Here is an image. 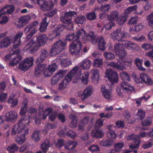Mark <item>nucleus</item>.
<instances>
[{"label": "nucleus", "instance_id": "1", "mask_svg": "<svg viewBox=\"0 0 153 153\" xmlns=\"http://www.w3.org/2000/svg\"><path fill=\"white\" fill-rule=\"evenodd\" d=\"M86 32L83 29H80L76 32L69 33L66 36V40L73 42L70 44L69 51L72 54L78 55L79 54L82 48V41L85 42L90 41L93 44H96V36L94 32L90 31L86 34Z\"/></svg>", "mask_w": 153, "mask_h": 153}, {"label": "nucleus", "instance_id": "2", "mask_svg": "<svg viewBox=\"0 0 153 153\" xmlns=\"http://www.w3.org/2000/svg\"><path fill=\"white\" fill-rule=\"evenodd\" d=\"M111 36L112 39L114 41L123 42V44L128 50L138 51L139 49V46L136 44L126 40L127 33L122 31L121 29L120 28H118L114 30L113 33L111 34Z\"/></svg>", "mask_w": 153, "mask_h": 153}, {"label": "nucleus", "instance_id": "3", "mask_svg": "<svg viewBox=\"0 0 153 153\" xmlns=\"http://www.w3.org/2000/svg\"><path fill=\"white\" fill-rule=\"evenodd\" d=\"M48 56L47 50L42 49L41 50L40 56L38 58L37 61L39 63L35 68L34 75L37 77H39L45 69V65L42 63Z\"/></svg>", "mask_w": 153, "mask_h": 153}, {"label": "nucleus", "instance_id": "4", "mask_svg": "<svg viewBox=\"0 0 153 153\" xmlns=\"http://www.w3.org/2000/svg\"><path fill=\"white\" fill-rule=\"evenodd\" d=\"M120 74L122 79L124 80L122 82L120 85L123 91L126 92L128 91H134L135 90L134 87L131 86L128 82L124 81L125 80L128 81H131L130 75L127 72L123 71L120 72Z\"/></svg>", "mask_w": 153, "mask_h": 153}, {"label": "nucleus", "instance_id": "5", "mask_svg": "<svg viewBox=\"0 0 153 153\" xmlns=\"http://www.w3.org/2000/svg\"><path fill=\"white\" fill-rule=\"evenodd\" d=\"M66 45L65 41L59 40L53 43L49 53V55L52 56L56 55L65 49Z\"/></svg>", "mask_w": 153, "mask_h": 153}, {"label": "nucleus", "instance_id": "6", "mask_svg": "<svg viewBox=\"0 0 153 153\" xmlns=\"http://www.w3.org/2000/svg\"><path fill=\"white\" fill-rule=\"evenodd\" d=\"M33 59L31 57H28L24 59L19 64V68L22 71H26L33 65Z\"/></svg>", "mask_w": 153, "mask_h": 153}, {"label": "nucleus", "instance_id": "7", "mask_svg": "<svg viewBox=\"0 0 153 153\" xmlns=\"http://www.w3.org/2000/svg\"><path fill=\"white\" fill-rule=\"evenodd\" d=\"M105 76L112 85L117 83L118 81V76L117 72L110 68H108L105 72Z\"/></svg>", "mask_w": 153, "mask_h": 153}, {"label": "nucleus", "instance_id": "8", "mask_svg": "<svg viewBox=\"0 0 153 153\" xmlns=\"http://www.w3.org/2000/svg\"><path fill=\"white\" fill-rule=\"evenodd\" d=\"M66 26L63 24L58 25L53 30V33L50 36L49 40L53 41L56 38H59L62 32H63Z\"/></svg>", "mask_w": 153, "mask_h": 153}, {"label": "nucleus", "instance_id": "9", "mask_svg": "<svg viewBox=\"0 0 153 153\" xmlns=\"http://www.w3.org/2000/svg\"><path fill=\"white\" fill-rule=\"evenodd\" d=\"M76 14V12L74 11L66 12L61 16L60 20L63 23L66 24H71L73 17H74V15Z\"/></svg>", "mask_w": 153, "mask_h": 153}, {"label": "nucleus", "instance_id": "10", "mask_svg": "<svg viewBox=\"0 0 153 153\" xmlns=\"http://www.w3.org/2000/svg\"><path fill=\"white\" fill-rule=\"evenodd\" d=\"M38 24L37 21H34L28 25L25 29V31L26 32H30V33L27 34V37L28 39H30L36 32V29L37 25Z\"/></svg>", "mask_w": 153, "mask_h": 153}, {"label": "nucleus", "instance_id": "11", "mask_svg": "<svg viewBox=\"0 0 153 153\" xmlns=\"http://www.w3.org/2000/svg\"><path fill=\"white\" fill-rule=\"evenodd\" d=\"M40 47V45H38L32 39L26 45L25 48L27 50L30 49V52L34 54Z\"/></svg>", "mask_w": 153, "mask_h": 153}, {"label": "nucleus", "instance_id": "12", "mask_svg": "<svg viewBox=\"0 0 153 153\" xmlns=\"http://www.w3.org/2000/svg\"><path fill=\"white\" fill-rule=\"evenodd\" d=\"M141 143V141L139 138H136L134 139L133 142L129 145V148L133 151L128 150L126 153H137V152L136 149L139 148V146Z\"/></svg>", "mask_w": 153, "mask_h": 153}, {"label": "nucleus", "instance_id": "13", "mask_svg": "<svg viewBox=\"0 0 153 153\" xmlns=\"http://www.w3.org/2000/svg\"><path fill=\"white\" fill-rule=\"evenodd\" d=\"M140 78L141 79V83H145L147 85H152L153 83V81L148 75L146 73H141L140 75ZM136 82L138 83L140 82L139 80L136 81Z\"/></svg>", "mask_w": 153, "mask_h": 153}, {"label": "nucleus", "instance_id": "14", "mask_svg": "<svg viewBox=\"0 0 153 153\" xmlns=\"http://www.w3.org/2000/svg\"><path fill=\"white\" fill-rule=\"evenodd\" d=\"M103 120L101 118L96 120V138H101L104 136V134L101 129L97 128L101 127L103 125Z\"/></svg>", "mask_w": 153, "mask_h": 153}, {"label": "nucleus", "instance_id": "15", "mask_svg": "<svg viewBox=\"0 0 153 153\" xmlns=\"http://www.w3.org/2000/svg\"><path fill=\"white\" fill-rule=\"evenodd\" d=\"M57 68V65L55 63L49 65L47 68L44 71L43 74L46 77H48L51 76L53 72H54Z\"/></svg>", "mask_w": 153, "mask_h": 153}, {"label": "nucleus", "instance_id": "16", "mask_svg": "<svg viewBox=\"0 0 153 153\" xmlns=\"http://www.w3.org/2000/svg\"><path fill=\"white\" fill-rule=\"evenodd\" d=\"M14 6L12 5L6 4L0 10V16L4 15L6 13L11 14L14 10Z\"/></svg>", "mask_w": 153, "mask_h": 153}, {"label": "nucleus", "instance_id": "17", "mask_svg": "<svg viewBox=\"0 0 153 153\" xmlns=\"http://www.w3.org/2000/svg\"><path fill=\"white\" fill-rule=\"evenodd\" d=\"M21 135H17L15 138V141L18 143L21 144L24 143L26 140L25 135L29 134L28 129L23 130Z\"/></svg>", "mask_w": 153, "mask_h": 153}, {"label": "nucleus", "instance_id": "18", "mask_svg": "<svg viewBox=\"0 0 153 153\" xmlns=\"http://www.w3.org/2000/svg\"><path fill=\"white\" fill-rule=\"evenodd\" d=\"M18 116V114L14 110H11L7 112L5 115V120L7 122L15 120Z\"/></svg>", "mask_w": 153, "mask_h": 153}, {"label": "nucleus", "instance_id": "19", "mask_svg": "<svg viewBox=\"0 0 153 153\" xmlns=\"http://www.w3.org/2000/svg\"><path fill=\"white\" fill-rule=\"evenodd\" d=\"M17 53H14L16 54L17 55L13 58L12 59L10 60L9 63V65L10 66H14L18 64L22 59V57L19 55L20 54V51L19 49L16 50Z\"/></svg>", "mask_w": 153, "mask_h": 153}, {"label": "nucleus", "instance_id": "20", "mask_svg": "<svg viewBox=\"0 0 153 153\" xmlns=\"http://www.w3.org/2000/svg\"><path fill=\"white\" fill-rule=\"evenodd\" d=\"M78 68L76 66L72 69L65 76L64 81L69 82L71 80L72 77H74L77 74L78 70Z\"/></svg>", "mask_w": 153, "mask_h": 153}, {"label": "nucleus", "instance_id": "21", "mask_svg": "<svg viewBox=\"0 0 153 153\" xmlns=\"http://www.w3.org/2000/svg\"><path fill=\"white\" fill-rule=\"evenodd\" d=\"M92 87L91 86H88L85 89L83 93L81 94V98L82 101H84L88 97H90L92 93Z\"/></svg>", "mask_w": 153, "mask_h": 153}, {"label": "nucleus", "instance_id": "22", "mask_svg": "<svg viewBox=\"0 0 153 153\" xmlns=\"http://www.w3.org/2000/svg\"><path fill=\"white\" fill-rule=\"evenodd\" d=\"M47 39V36L44 34H40L36 37V43L40 47L45 45Z\"/></svg>", "mask_w": 153, "mask_h": 153}, {"label": "nucleus", "instance_id": "23", "mask_svg": "<svg viewBox=\"0 0 153 153\" xmlns=\"http://www.w3.org/2000/svg\"><path fill=\"white\" fill-rule=\"evenodd\" d=\"M97 41L98 42L97 45L99 49L101 51H104L105 50L106 42L104 40L103 37L101 36L100 37L96 38V43Z\"/></svg>", "mask_w": 153, "mask_h": 153}, {"label": "nucleus", "instance_id": "24", "mask_svg": "<svg viewBox=\"0 0 153 153\" xmlns=\"http://www.w3.org/2000/svg\"><path fill=\"white\" fill-rule=\"evenodd\" d=\"M23 34V33L22 32H20L16 34L13 39L14 44L13 45V48H16L20 45L21 43L20 39Z\"/></svg>", "mask_w": 153, "mask_h": 153}, {"label": "nucleus", "instance_id": "25", "mask_svg": "<svg viewBox=\"0 0 153 153\" xmlns=\"http://www.w3.org/2000/svg\"><path fill=\"white\" fill-rule=\"evenodd\" d=\"M30 19L31 16L29 15L23 17L21 19L19 20L17 24V27L19 28L22 27L23 26L27 24Z\"/></svg>", "mask_w": 153, "mask_h": 153}, {"label": "nucleus", "instance_id": "26", "mask_svg": "<svg viewBox=\"0 0 153 153\" xmlns=\"http://www.w3.org/2000/svg\"><path fill=\"white\" fill-rule=\"evenodd\" d=\"M30 19L31 16L29 15L23 17L21 19L19 20L17 24V27L19 28L22 27L23 26L27 24Z\"/></svg>", "mask_w": 153, "mask_h": 153}, {"label": "nucleus", "instance_id": "27", "mask_svg": "<svg viewBox=\"0 0 153 153\" xmlns=\"http://www.w3.org/2000/svg\"><path fill=\"white\" fill-rule=\"evenodd\" d=\"M50 141L48 138L46 139L41 144L40 146L41 149L45 153H46L50 147Z\"/></svg>", "mask_w": 153, "mask_h": 153}, {"label": "nucleus", "instance_id": "28", "mask_svg": "<svg viewBox=\"0 0 153 153\" xmlns=\"http://www.w3.org/2000/svg\"><path fill=\"white\" fill-rule=\"evenodd\" d=\"M54 5L51 1H45L43 4V7H41V9L45 11H48L52 9Z\"/></svg>", "mask_w": 153, "mask_h": 153}, {"label": "nucleus", "instance_id": "29", "mask_svg": "<svg viewBox=\"0 0 153 153\" xmlns=\"http://www.w3.org/2000/svg\"><path fill=\"white\" fill-rule=\"evenodd\" d=\"M77 144L78 143L76 141L70 140L66 142L64 145V147L67 150H71L74 149Z\"/></svg>", "mask_w": 153, "mask_h": 153}, {"label": "nucleus", "instance_id": "30", "mask_svg": "<svg viewBox=\"0 0 153 153\" xmlns=\"http://www.w3.org/2000/svg\"><path fill=\"white\" fill-rule=\"evenodd\" d=\"M10 42L9 37H6L0 41V48L8 47L10 44Z\"/></svg>", "mask_w": 153, "mask_h": 153}, {"label": "nucleus", "instance_id": "31", "mask_svg": "<svg viewBox=\"0 0 153 153\" xmlns=\"http://www.w3.org/2000/svg\"><path fill=\"white\" fill-rule=\"evenodd\" d=\"M109 65L114 68L121 70H123L125 68L123 63L120 62H112L109 63Z\"/></svg>", "mask_w": 153, "mask_h": 153}, {"label": "nucleus", "instance_id": "32", "mask_svg": "<svg viewBox=\"0 0 153 153\" xmlns=\"http://www.w3.org/2000/svg\"><path fill=\"white\" fill-rule=\"evenodd\" d=\"M24 129L23 127L19 126L17 124L14 125L11 131V134L12 135H15L17 132L18 134L22 132Z\"/></svg>", "mask_w": 153, "mask_h": 153}, {"label": "nucleus", "instance_id": "33", "mask_svg": "<svg viewBox=\"0 0 153 153\" xmlns=\"http://www.w3.org/2000/svg\"><path fill=\"white\" fill-rule=\"evenodd\" d=\"M41 136L40 131L36 130L33 132L31 135V138L35 142H38L40 140Z\"/></svg>", "mask_w": 153, "mask_h": 153}, {"label": "nucleus", "instance_id": "34", "mask_svg": "<svg viewBox=\"0 0 153 153\" xmlns=\"http://www.w3.org/2000/svg\"><path fill=\"white\" fill-rule=\"evenodd\" d=\"M47 16H45L42 19V21L39 27V30L41 32H44L46 30L48 25V22H47Z\"/></svg>", "mask_w": 153, "mask_h": 153}, {"label": "nucleus", "instance_id": "35", "mask_svg": "<svg viewBox=\"0 0 153 153\" xmlns=\"http://www.w3.org/2000/svg\"><path fill=\"white\" fill-rule=\"evenodd\" d=\"M101 90L104 97L107 100H109L111 96L110 91L105 88V86L102 85Z\"/></svg>", "mask_w": 153, "mask_h": 153}, {"label": "nucleus", "instance_id": "36", "mask_svg": "<svg viewBox=\"0 0 153 153\" xmlns=\"http://www.w3.org/2000/svg\"><path fill=\"white\" fill-rule=\"evenodd\" d=\"M91 63V62L90 60L88 59H84L82 63H80V66L84 69H88L89 68Z\"/></svg>", "mask_w": 153, "mask_h": 153}, {"label": "nucleus", "instance_id": "37", "mask_svg": "<svg viewBox=\"0 0 153 153\" xmlns=\"http://www.w3.org/2000/svg\"><path fill=\"white\" fill-rule=\"evenodd\" d=\"M71 63L70 60L68 58L61 59L60 65L62 68L66 67L69 66L71 64Z\"/></svg>", "mask_w": 153, "mask_h": 153}, {"label": "nucleus", "instance_id": "38", "mask_svg": "<svg viewBox=\"0 0 153 153\" xmlns=\"http://www.w3.org/2000/svg\"><path fill=\"white\" fill-rule=\"evenodd\" d=\"M7 150L8 152V153H15L19 149V147L15 144H13L7 147Z\"/></svg>", "mask_w": 153, "mask_h": 153}, {"label": "nucleus", "instance_id": "39", "mask_svg": "<svg viewBox=\"0 0 153 153\" xmlns=\"http://www.w3.org/2000/svg\"><path fill=\"white\" fill-rule=\"evenodd\" d=\"M115 25V23L114 22L110 21L103 26V28H102L101 32H102L103 31L104 28H105V30H110Z\"/></svg>", "mask_w": 153, "mask_h": 153}, {"label": "nucleus", "instance_id": "40", "mask_svg": "<svg viewBox=\"0 0 153 153\" xmlns=\"http://www.w3.org/2000/svg\"><path fill=\"white\" fill-rule=\"evenodd\" d=\"M113 140L110 139L103 140L100 143V145L102 146L110 147L112 145Z\"/></svg>", "mask_w": 153, "mask_h": 153}, {"label": "nucleus", "instance_id": "41", "mask_svg": "<svg viewBox=\"0 0 153 153\" xmlns=\"http://www.w3.org/2000/svg\"><path fill=\"white\" fill-rule=\"evenodd\" d=\"M89 74L88 72H84L82 74L81 77L82 83L85 85H86L88 82Z\"/></svg>", "mask_w": 153, "mask_h": 153}, {"label": "nucleus", "instance_id": "42", "mask_svg": "<svg viewBox=\"0 0 153 153\" xmlns=\"http://www.w3.org/2000/svg\"><path fill=\"white\" fill-rule=\"evenodd\" d=\"M118 13L117 11H114L112 12L108 16V19L111 21H113L118 18Z\"/></svg>", "mask_w": 153, "mask_h": 153}, {"label": "nucleus", "instance_id": "43", "mask_svg": "<svg viewBox=\"0 0 153 153\" xmlns=\"http://www.w3.org/2000/svg\"><path fill=\"white\" fill-rule=\"evenodd\" d=\"M66 70H60L58 71L55 76L59 80L61 79L65 75L67 72Z\"/></svg>", "mask_w": 153, "mask_h": 153}, {"label": "nucleus", "instance_id": "44", "mask_svg": "<svg viewBox=\"0 0 153 153\" xmlns=\"http://www.w3.org/2000/svg\"><path fill=\"white\" fill-rule=\"evenodd\" d=\"M72 120L70 123V126L72 128H75L77 126L78 118L75 115L72 114L71 115Z\"/></svg>", "mask_w": 153, "mask_h": 153}, {"label": "nucleus", "instance_id": "45", "mask_svg": "<svg viewBox=\"0 0 153 153\" xmlns=\"http://www.w3.org/2000/svg\"><path fill=\"white\" fill-rule=\"evenodd\" d=\"M116 54L120 59H123L127 56V52L123 48L117 52Z\"/></svg>", "mask_w": 153, "mask_h": 153}, {"label": "nucleus", "instance_id": "46", "mask_svg": "<svg viewBox=\"0 0 153 153\" xmlns=\"http://www.w3.org/2000/svg\"><path fill=\"white\" fill-rule=\"evenodd\" d=\"M18 100L17 98H14V96L13 95L12 97L11 96L10 98L8 100V102L9 104H11L12 106L14 107L18 104Z\"/></svg>", "mask_w": 153, "mask_h": 153}, {"label": "nucleus", "instance_id": "47", "mask_svg": "<svg viewBox=\"0 0 153 153\" xmlns=\"http://www.w3.org/2000/svg\"><path fill=\"white\" fill-rule=\"evenodd\" d=\"M153 145V138L150 139L147 142L143 144L142 147L144 149H146L152 147Z\"/></svg>", "mask_w": 153, "mask_h": 153}, {"label": "nucleus", "instance_id": "48", "mask_svg": "<svg viewBox=\"0 0 153 153\" xmlns=\"http://www.w3.org/2000/svg\"><path fill=\"white\" fill-rule=\"evenodd\" d=\"M24 105L21 107L19 112V115L21 116L25 115L26 113L27 109L28 103H23Z\"/></svg>", "mask_w": 153, "mask_h": 153}, {"label": "nucleus", "instance_id": "49", "mask_svg": "<svg viewBox=\"0 0 153 153\" xmlns=\"http://www.w3.org/2000/svg\"><path fill=\"white\" fill-rule=\"evenodd\" d=\"M104 56L107 59L112 60L115 58L114 54L109 52H105L104 53Z\"/></svg>", "mask_w": 153, "mask_h": 153}, {"label": "nucleus", "instance_id": "50", "mask_svg": "<svg viewBox=\"0 0 153 153\" xmlns=\"http://www.w3.org/2000/svg\"><path fill=\"white\" fill-rule=\"evenodd\" d=\"M121 42L122 43H117L114 45V50L116 53L117 52L119 51L120 50H121V48H123V46H124V45L123 44V42Z\"/></svg>", "mask_w": 153, "mask_h": 153}, {"label": "nucleus", "instance_id": "51", "mask_svg": "<svg viewBox=\"0 0 153 153\" xmlns=\"http://www.w3.org/2000/svg\"><path fill=\"white\" fill-rule=\"evenodd\" d=\"M137 8V5H134L127 7L124 11V13L129 15L131 12L134 11Z\"/></svg>", "mask_w": 153, "mask_h": 153}, {"label": "nucleus", "instance_id": "52", "mask_svg": "<svg viewBox=\"0 0 153 153\" xmlns=\"http://www.w3.org/2000/svg\"><path fill=\"white\" fill-rule=\"evenodd\" d=\"M143 26L141 23L139 24H138L134 26V28L133 29L131 32V34H134V32H137L143 28Z\"/></svg>", "mask_w": 153, "mask_h": 153}, {"label": "nucleus", "instance_id": "53", "mask_svg": "<svg viewBox=\"0 0 153 153\" xmlns=\"http://www.w3.org/2000/svg\"><path fill=\"white\" fill-rule=\"evenodd\" d=\"M65 140L61 138H59L57 141L56 143H55V146L57 148H60L62 147L65 145Z\"/></svg>", "mask_w": 153, "mask_h": 153}, {"label": "nucleus", "instance_id": "54", "mask_svg": "<svg viewBox=\"0 0 153 153\" xmlns=\"http://www.w3.org/2000/svg\"><path fill=\"white\" fill-rule=\"evenodd\" d=\"M145 115V112L143 110L139 109L138 110V112L137 114V119L138 120H142Z\"/></svg>", "mask_w": 153, "mask_h": 153}, {"label": "nucleus", "instance_id": "55", "mask_svg": "<svg viewBox=\"0 0 153 153\" xmlns=\"http://www.w3.org/2000/svg\"><path fill=\"white\" fill-rule=\"evenodd\" d=\"M124 143H117L114 144V149L116 152H119L124 147Z\"/></svg>", "mask_w": 153, "mask_h": 153}, {"label": "nucleus", "instance_id": "56", "mask_svg": "<svg viewBox=\"0 0 153 153\" xmlns=\"http://www.w3.org/2000/svg\"><path fill=\"white\" fill-rule=\"evenodd\" d=\"M85 16H81L75 19L74 20V21L76 23L82 24L85 22Z\"/></svg>", "mask_w": 153, "mask_h": 153}, {"label": "nucleus", "instance_id": "57", "mask_svg": "<svg viewBox=\"0 0 153 153\" xmlns=\"http://www.w3.org/2000/svg\"><path fill=\"white\" fill-rule=\"evenodd\" d=\"M152 122L151 117H149L142 120L141 124L143 126H148L151 125Z\"/></svg>", "mask_w": 153, "mask_h": 153}, {"label": "nucleus", "instance_id": "58", "mask_svg": "<svg viewBox=\"0 0 153 153\" xmlns=\"http://www.w3.org/2000/svg\"><path fill=\"white\" fill-rule=\"evenodd\" d=\"M107 135L108 138L111 139H115L117 137V135L114 131L109 130L107 134Z\"/></svg>", "mask_w": 153, "mask_h": 153}, {"label": "nucleus", "instance_id": "59", "mask_svg": "<svg viewBox=\"0 0 153 153\" xmlns=\"http://www.w3.org/2000/svg\"><path fill=\"white\" fill-rule=\"evenodd\" d=\"M26 117H22L19 120L18 123L17 124L19 126L23 127L24 130H26L27 129L25 128V124Z\"/></svg>", "mask_w": 153, "mask_h": 153}, {"label": "nucleus", "instance_id": "60", "mask_svg": "<svg viewBox=\"0 0 153 153\" xmlns=\"http://www.w3.org/2000/svg\"><path fill=\"white\" fill-rule=\"evenodd\" d=\"M146 19L149 26L153 27V15L151 13L148 15L146 17Z\"/></svg>", "mask_w": 153, "mask_h": 153}, {"label": "nucleus", "instance_id": "61", "mask_svg": "<svg viewBox=\"0 0 153 153\" xmlns=\"http://www.w3.org/2000/svg\"><path fill=\"white\" fill-rule=\"evenodd\" d=\"M142 48L146 51H148L153 48V45L149 43H143L142 45Z\"/></svg>", "mask_w": 153, "mask_h": 153}, {"label": "nucleus", "instance_id": "62", "mask_svg": "<svg viewBox=\"0 0 153 153\" xmlns=\"http://www.w3.org/2000/svg\"><path fill=\"white\" fill-rule=\"evenodd\" d=\"M86 18L88 20H92L96 19V14L94 12L90 13L86 15Z\"/></svg>", "mask_w": 153, "mask_h": 153}, {"label": "nucleus", "instance_id": "63", "mask_svg": "<svg viewBox=\"0 0 153 153\" xmlns=\"http://www.w3.org/2000/svg\"><path fill=\"white\" fill-rule=\"evenodd\" d=\"M3 15L0 16V23L1 24H5L8 21V19L7 16Z\"/></svg>", "mask_w": 153, "mask_h": 153}, {"label": "nucleus", "instance_id": "64", "mask_svg": "<svg viewBox=\"0 0 153 153\" xmlns=\"http://www.w3.org/2000/svg\"><path fill=\"white\" fill-rule=\"evenodd\" d=\"M110 5L109 4L102 5L101 6V10L103 12L107 11L110 9Z\"/></svg>", "mask_w": 153, "mask_h": 153}]
</instances>
